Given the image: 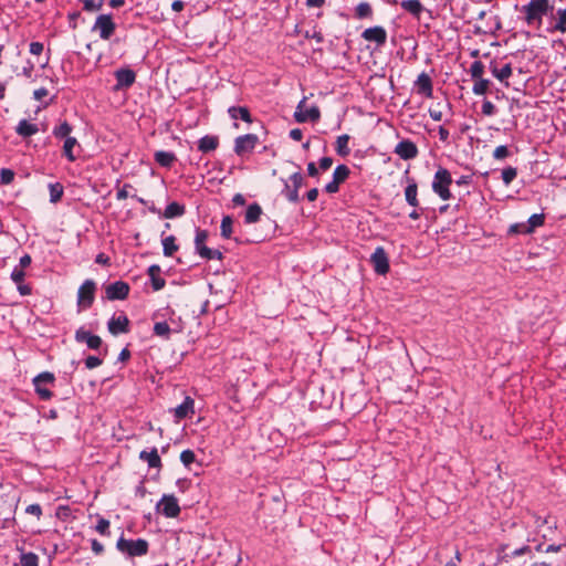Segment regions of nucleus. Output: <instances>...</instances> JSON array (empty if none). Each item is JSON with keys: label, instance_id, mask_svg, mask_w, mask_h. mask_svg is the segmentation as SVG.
<instances>
[{"label": "nucleus", "instance_id": "9", "mask_svg": "<svg viewBox=\"0 0 566 566\" xmlns=\"http://www.w3.org/2000/svg\"><path fill=\"white\" fill-rule=\"evenodd\" d=\"M259 143V137L255 134H245L239 136L234 140V151L238 156L250 154Z\"/></svg>", "mask_w": 566, "mask_h": 566}, {"label": "nucleus", "instance_id": "5", "mask_svg": "<svg viewBox=\"0 0 566 566\" xmlns=\"http://www.w3.org/2000/svg\"><path fill=\"white\" fill-rule=\"evenodd\" d=\"M155 510L158 514H161L167 518H176L181 512L178 500L172 494H164L160 501L156 504Z\"/></svg>", "mask_w": 566, "mask_h": 566}, {"label": "nucleus", "instance_id": "47", "mask_svg": "<svg viewBox=\"0 0 566 566\" xmlns=\"http://www.w3.org/2000/svg\"><path fill=\"white\" fill-rule=\"evenodd\" d=\"M517 176V170L514 167H506L502 170V180L505 186H509Z\"/></svg>", "mask_w": 566, "mask_h": 566}, {"label": "nucleus", "instance_id": "54", "mask_svg": "<svg viewBox=\"0 0 566 566\" xmlns=\"http://www.w3.org/2000/svg\"><path fill=\"white\" fill-rule=\"evenodd\" d=\"M25 273L23 269L15 266L11 272V280L15 283H22L24 280Z\"/></svg>", "mask_w": 566, "mask_h": 566}, {"label": "nucleus", "instance_id": "19", "mask_svg": "<svg viewBox=\"0 0 566 566\" xmlns=\"http://www.w3.org/2000/svg\"><path fill=\"white\" fill-rule=\"evenodd\" d=\"M361 36L364 40L376 42L378 45L385 44L387 40V33L382 27L368 28L361 33Z\"/></svg>", "mask_w": 566, "mask_h": 566}, {"label": "nucleus", "instance_id": "1", "mask_svg": "<svg viewBox=\"0 0 566 566\" xmlns=\"http://www.w3.org/2000/svg\"><path fill=\"white\" fill-rule=\"evenodd\" d=\"M553 4L549 0H530V2L522 8L524 20L528 25L541 27L543 17L553 12Z\"/></svg>", "mask_w": 566, "mask_h": 566}, {"label": "nucleus", "instance_id": "33", "mask_svg": "<svg viewBox=\"0 0 566 566\" xmlns=\"http://www.w3.org/2000/svg\"><path fill=\"white\" fill-rule=\"evenodd\" d=\"M184 213H185V206L174 201V202H170L166 207L165 212H164V217L166 219H172V218H176V217H181Z\"/></svg>", "mask_w": 566, "mask_h": 566}, {"label": "nucleus", "instance_id": "40", "mask_svg": "<svg viewBox=\"0 0 566 566\" xmlns=\"http://www.w3.org/2000/svg\"><path fill=\"white\" fill-rule=\"evenodd\" d=\"M49 191H50V201L52 203H56L61 200L63 196V186L60 182L50 184L49 185Z\"/></svg>", "mask_w": 566, "mask_h": 566}, {"label": "nucleus", "instance_id": "38", "mask_svg": "<svg viewBox=\"0 0 566 566\" xmlns=\"http://www.w3.org/2000/svg\"><path fill=\"white\" fill-rule=\"evenodd\" d=\"M554 31H558L560 33H566V8L558 9L556 11V21L553 27Z\"/></svg>", "mask_w": 566, "mask_h": 566}, {"label": "nucleus", "instance_id": "17", "mask_svg": "<svg viewBox=\"0 0 566 566\" xmlns=\"http://www.w3.org/2000/svg\"><path fill=\"white\" fill-rule=\"evenodd\" d=\"M75 339L78 343H85L91 349H98L102 345V339L99 336L91 334L83 327L75 332Z\"/></svg>", "mask_w": 566, "mask_h": 566}, {"label": "nucleus", "instance_id": "49", "mask_svg": "<svg viewBox=\"0 0 566 566\" xmlns=\"http://www.w3.org/2000/svg\"><path fill=\"white\" fill-rule=\"evenodd\" d=\"M180 461L186 468H189L191 463L196 461V454L192 450H184L180 454Z\"/></svg>", "mask_w": 566, "mask_h": 566}, {"label": "nucleus", "instance_id": "12", "mask_svg": "<svg viewBox=\"0 0 566 566\" xmlns=\"http://www.w3.org/2000/svg\"><path fill=\"white\" fill-rule=\"evenodd\" d=\"M370 262L377 274L385 275L389 271L388 255L382 247H377L370 255Z\"/></svg>", "mask_w": 566, "mask_h": 566}, {"label": "nucleus", "instance_id": "50", "mask_svg": "<svg viewBox=\"0 0 566 566\" xmlns=\"http://www.w3.org/2000/svg\"><path fill=\"white\" fill-rule=\"evenodd\" d=\"M510 234H528L530 229L526 227V222L514 223L509 229Z\"/></svg>", "mask_w": 566, "mask_h": 566}, {"label": "nucleus", "instance_id": "39", "mask_svg": "<svg viewBox=\"0 0 566 566\" xmlns=\"http://www.w3.org/2000/svg\"><path fill=\"white\" fill-rule=\"evenodd\" d=\"M171 331L172 328L168 322H157L154 325V334L166 339L169 338Z\"/></svg>", "mask_w": 566, "mask_h": 566}, {"label": "nucleus", "instance_id": "26", "mask_svg": "<svg viewBox=\"0 0 566 566\" xmlns=\"http://www.w3.org/2000/svg\"><path fill=\"white\" fill-rule=\"evenodd\" d=\"M148 274L151 280V285L154 291H159L164 289L166 281L160 276V268L159 265H151L148 269Z\"/></svg>", "mask_w": 566, "mask_h": 566}, {"label": "nucleus", "instance_id": "44", "mask_svg": "<svg viewBox=\"0 0 566 566\" xmlns=\"http://www.w3.org/2000/svg\"><path fill=\"white\" fill-rule=\"evenodd\" d=\"M490 81L485 78H475V83L472 87V92L475 95H483L489 90Z\"/></svg>", "mask_w": 566, "mask_h": 566}, {"label": "nucleus", "instance_id": "52", "mask_svg": "<svg viewBox=\"0 0 566 566\" xmlns=\"http://www.w3.org/2000/svg\"><path fill=\"white\" fill-rule=\"evenodd\" d=\"M14 179V172L11 169L2 168L0 171V181L2 185H9Z\"/></svg>", "mask_w": 566, "mask_h": 566}, {"label": "nucleus", "instance_id": "43", "mask_svg": "<svg viewBox=\"0 0 566 566\" xmlns=\"http://www.w3.org/2000/svg\"><path fill=\"white\" fill-rule=\"evenodd\" d=\"M544 214L543 213H534L526 221V227L530 229L531 233L538 227L544 223Z\"/></svg>", "mask_w": 566, "mask_h": 566}, {"label": "nucleus", "instance_id": "56", "mask_svg": "<svg viewBox=\"0 0 566 566\" xmlns=\"http://www.w3.org/2000/svg\"><path fill=\"white\" fill-rule=\"evenodd\" d=\"M91 548L96 556H101L105 552L104 545L96 538L91 539Z\"/></svg>", "mask_w": 566, "mask_h": 566}, {"label": "nucleus", "instance_id": "3", "mask_svg": "<svg viewBox=\"0 0 566 566\" xmlns=\"http://www.w3.org/2000/svg\"><path fill=\"white\" fill-rule=\"evenodd\" d=\"M452 184V177L448 169L439 167L436 171L432 180V190L442 200L451 199L452 195L450 186Z\"/></svg>", "mask_w": 566, "mask_h": 566}, {"label": "nucleus", "instance_id": "20", "mask_svg": "<svg viewBox=\"0 0 566 566\" xmlns=\"http://www.w3.org/2000/svg\"><path fill=\"white\" fill-rule=\"evenodd\" d=\"M129 321L126 315L113 316L107 324L108 331L113 335L128 332Z\"/></svg>", "mask_w": 566, "mask_h": 566}, {"label": "nucleus", "instance_id": "53", "mask_svg": "<svg viewBox=\"0 0 566 566\" xmlns=\"http://www.w3.org/2000/svg\"><path fill=\"white\" fill-rule=\"evenodd\" d=\"M531 553H532L531 546L523 545L522 547L512 551L510 554H506V557L515 558V557H520L522 555H526V554H531Z\"/></svg>", "mask_w": 566, "mask_h": 566}, {"label": "nucleus", "instance_id": "6", "mask_svg": "<svg viewBox=\"0 0 566 566\" xmlns=\"http://www.w3.org/2000/svg\"><path fill=\"white\" fill-rule=\"evenodd\" d=\"M55 377L50 371L39 374L33 378L34 390L43 400H49L52 397L50 387L54 385Z\"/></svg>", "mask_w": 566, "mask_h": 566}, {"label": "nucleus", "instance_id": "18", "mask_svg": "<svg viewBox=\"0 0 566 566\" xmlns=\"http://www.w3.org/2000/svg\"><path fill=\"white\" fill-rule=\"evenodd\" d=\"M303 104H304V101H302L298 104L297 109L294 113L295 120L298 122V123H305V122H308V120H311V122L318 120V118L321 116L318 107L312 106V107H310V108H307L305 111H302Z\"/></svg>", "mask_w": 566, "mask_h": 566}, {"label": "nucleus", "instance_id": "23", "mask_svg": "<svg viewBox=\"0 0 566 566\" xmlns=\"http://www.w3.org/2000/svg\"><path fill=\"white\" fill-rule=\"evenodd\" d=\"M139 459L146 461L149 468L160 469L163 465L157 448H153L150 451L142 450L139 453Z\"/></svg>", "mask_w": 566, "mask_h": 566}, {"label": "nucleus", "instance_id": "37", "mask_svg": "<svg viewBox=\"0 0 566 566\" xmlns=\"http://www.w3.org/2000/svg\"><path fill=\"white\" fill-rule=\"evenodd\" d=\"M94 530L102 536H111V522L107 518L97 515V523L94 526Z\"/></svg>", "mask_w": 566, "mask_h": 566}, {"label": "nucleus", "instance_id": "10", "mask_svg": "<svg viewBox=\"0 0 566 566\" xmlns=\"http://www.w3.org/2000/svg\"><path fill=\"white\" fill-rule=\"evenodd\" d=\"M303 181H304L303 176L301 175V172L297 171V172H294L290 177L291 184H289V182L285 184L283 195L290 202H293V203L298 202V200H300L298 189L303 186Z\"/></svg>", "mask_w": 566, "mask_h": 566}, {"label": "nucleus", "instance_id": "42", "mask_svg": "<svg viewBox=\"0 0 566 566\" xmlns=\"http://www.w3.org/2000/svg\"><path fill=\"white\" fill-rule=\"evenodd\" d=\"M71 132H72V126L67 122H63L53 129V135L56 138H65L66 139L67 137H70L69 135L71 134Z\"/></svg>", "mask_w": 566, "mask_h": 566}, {"label": "nucleus", "instance_id": "55", "mask_svg": "<svg viewBox=\"0 0 566 566\" xmlns=\"http://www.w3.org/2000/svg\"><path fill=\"white\" fill-rule=\"evenodd\" d=\"M25 513L34 515L38 520H40L42 516V507L38 503L30 504L25 507Z\"/></svg>", "mask_w": 566, "mask_h": 566}, {"label": "nucleus", "instance_id": "11", "mask_svg": "<svg viewBox=\"0 0 566 566\" xmlns=\"http://www.w3.org/2000/svg\"><path fill=\"white\" fill-rule=\"evenodd\" d=\"M258 431L260 432L261 437H268L270 446L266 448H279L286 443L285 433L282 432L277 427H258Z\"/></svg>", "mask_w": 566, "mask_h": 566}, {"label": "nucleus", "instance_id": "21", "mask_svg": "<svg viewBox=\"0 0 566 566\" xmlns=\"http://www.w3.org/2000/svg\"><path fill=\"white\" fill-rule=\"evenodd\" d=\"M415 87L418 94L426 97H432V81L428 74L421 73L415 82Z\"/></svg>", "mask_w": 566, "mask_h": 566}, {"label": "nucleus", "instance_id": "24", "mask_svg": "<svg viewBox=\"0 0 566 566\" xmlns=\"http://www.w3.org/2000/svg\"><path fill=\"white\" fill-rule=\"evenodd\" d=\"M401 8L413 15L415 18L419 19L421 13L424 10V7L419 0H402L400 2Z\"/></svg>", "mask_w": 566, "mask_h": 566}, {"label": "nucleus", "instance_id": "27", "mask_svg": "<svg viewBox=\"0 0 566 566\" xmlns=\"http://www.w3.org/2000/svg\"><path fill=\"white\" fill-rule=\"evenodd\" d=\"M15 132L22 137H30L35 135L39 132V128L35 124H32L27 119H21L15 128Z\"/></svg>", "mask_w": 566, "mask_h": 566}, {"label": "nucleus", "instance_id": "30", "mask_svg": "<svg viewBox=\"0 0 566 566\" xmlns=\"http://www.w3.org/2000/svg\"><path fill=\"white\" fill-rule=\"evenodd\" d=\"M491 72L495 78L500 82H504L512 75V65L511 63H506L501 69H497L496 65L492 63Z\"/></svg>", "mask_w": 566, "mask_h": 566}, {"label": "nucleus", "instance_id": "4", "mask_svg": "<svg viewBox=\"0 0 566 566\" xmlns=\"http://www.w3.org/2000/svg\"><path fill=\"white\" fill-rule=\"evenodd\" d=\"M209 233L207 230L197 229L195 237V250L205 260H221L222 253L219 250L210 249L206 245Z\"/></svg>", "mask_w": 566, "mask_h": 566}, {"label": "nucleus", "instance_id": "32", "mask_svg": "<svg viewBox=\"0 0 566 566\" xmlns=\"http://www.w3.org/2000/svg\"><path fill=\"white\" fill-rule=\"evenodd\" d=\"M155 160L163 167H170L176 160V156L171 151L159 150L155 153Z\"/></svg>", "mask_w": 566, "mask_h": 566}, {"label": "nucleus", "instance_id": "13", "mask_svg": "<svg viewBox=\"0 0 566 566\" xmlns=\"http://www.w3.org/2000/svg\"><path fill=\"white\" fill-rule=\"evenodd\" d=\"M350 174L346 165H338L333 172V180L325 186V191L335 193L339 189V185L344 182Z\"/></svg>", "mask_w": 566, "mask_h": 566}, {"label": "nucleus", "instance_id": "35", "mask_svg": "<svg viewBox=\"0 0 566 566\" xmlns=\"http://www.w3.org/2000/svg\"><path fill=\"white\" fill-rule=\"evenodd\" d=\"M77 146V140L75 137H67L64 140L63 145V154L64 156L70 160L74 161L76 159V156L73 154V149Z\"/></svg>", "mask_w": 566, "mask_h": 566}, {"label": "nucleus", "instance_id": "14", "mask_svg": "<svg viewBox=\"0 0 566 566\" xmlns=\"http://www.w3.org/2000/svg\"><path fill=\"white\" fill-rule=\"evenodd\" d=\"M394 153L403 160H410L418 156L419 150L413 142L403 139L396 145Z\"/></svg>", "mask_w": 566, "mask_h": 566}, {"label": "nucleus", "instance_id": "59", "mask_svg": "<svg viewBox=\"0 0 566 566\" xmlns=\"http://www.w3.org/2000/svg\"><path fill=\"white\" fill-rule=\"evenodd\" d=\"M176 485L180 492H186L191 485V480L187 478L178 479Z\"/></svg>", "mask_w": 566, "mask_h": 566}, {"label": "nucleus", "instance_id": "2", "mask_svg": "<svg viewBox=\"0 0 566 566\" xmlns=\"http://www.w3.org/2000/svg\"><path fill=\"white\" fill-rule=\"evenodd\" d=\"M116 549L128 558L142 557L148 554L149 543L144 538L127 539L122 534L116 542Z\"/></svg>", "mask_w": 566, "mask_h": 566}, {"label": "nucleus", "instance_id": "22", "mask_svg": "<svg viewBox=\"0 0 566 566\" xmlns=\"http://www.w3.org/2000/svg\"><path fill=\"white\" fill-rule=\"evenodd\" d=\"M193 399L186 397L184 402L174 409L175 421L179 422L193 413Z\"/></svg>", "mask_w": 566, "mask_h": 566}, {"label": "nucleus", "instance_id": "63", "mask_svg": "<svg viewBox=\"0 0 566 566\" xmlns=\"http://www.w3.org/2000/svg\"><path fill=\"white\" fill-rule=\"evenodd\" d=\"M429 115L436 122L441 120L442 116H443L442 112L440 109L436 108V107H430L429 108Z\"/></svg>", "mask_w": 566, "mask_h": 566}, {"label": "nucleus", "instance_id": "29", "mask_svg": "<svg viewBox=\"0 0 566 566\" xmlns=\"http://www.w3.org/2000/svg\"><path fill=\"white\" fill-rule=\"evenodd\" d=\"M228 114L232 119L241 118L247 123H252V117L247 107L243 106H231L228 109Z\"/></svg>", "mask_w": 566, "mask_h": 566}, {"label": "nucleus", "instance_id": "41", "mask_svg": "<svg viewBox=\"0 0 566 566\" xmlns=\"http://www.w3.org/2000/svg\"><path fill=\"white\" fill-rule=\"evenodd\" d=\"M20 566H39V557L33 552L21 553Z\"/></svg>", "mask_w": 566, "mask_h": 566}, {"label": "nucleus", "instance_id": "45", "mask_svg": "<svg viewBox=\"0 0 566 566\" xmlns=\"http://www.w3.org/2000/svg\"><path fill=\"white\" fill-rule=\"evenodd\" d=\"M232 224L233 220L231 217L226 216L221 220V235L226 239H229L232 234Z\"/></svg>", "mask_w": 566, "mask_h": 566}, {"label": "nucleus", "instance_id": "61", "mask_svg": "<svg viewBox=\"0 0 566 566\" xmlns=\"http://www.w3.org/2000/svg\"><path fill=\"white\" fill-rule=\"evenodd\" d=\"M147 493V489L145 486V480H142L138 485L135 488V495L139 497H145Z\"/></svg>", "mask_w": 566, "mask_h": 566}, {"label": "nucleus", "instance_id": "16", "mask_svg": "<svg viewBox=\"0 0 566 566\" xmlns=\"http://www.w3.org/2000/svg\"><path fill=\"white\" fill-rule=\"evenodd\" d=\"M116 85L115 90H124L130 87L136 80V74L133 70L125 67L115 72Z\"/></svg>", "mask_w": 566, "mask_h": 566}, {"label": "nucleus", "instance_id": "36", "mask_svg": "<svg viewBox=\"0 0 566 566\" xmlns=\"http://www.w3.org/2000/svg\"><path fill=\"white\" fill-rule=\"evenodd\" d=\"M163 251L166 256H171L178 250V245L176 244V238L174 235H168L163 239Z\"/></svg>", "mask_w": 566, "mask_h": 566}, {"label": "nucleus", "instance_id": "25", "mask_svg": "<svg viewBox=\"0 0 566 566\" xmlns=\"http://www.w3.org/2000/svg\"><path fill=\"white\" fill-rule=\"evenodd\" d=\"M418 186L415 180H410L405 189V198L408 205L417 208L419 206L418 200Z\"/></svg>", "mask_w": 566, "mask_h": 566}, {"label": "nucleus", "instance_id": "7", "mask_svg": "<svg viewBox=\"0 0 566 566\" xmlns=\"http://www.w3.org/2000/svg\"><path fill=\"white\" fill-rule=\"evenodd\" d=\"M96 284L93 280H86L77 291V305L82 310L92 306L95 297Z\"/></svg>", "mask_w": 566, "mask_h": 566}, {"label": "nucleus", "instance_id": "64", "mask_svg": "<svg viewBox=\"0 0 566 566\" xmlns=\"http://www.w3.org/2000/svg\"><path fill=\"white\" fill-rule=\"evenodd\" d=\"M48 95V90L44 87L38 88L33 92V97L36 101H41L43 97Z\"/></svg>", "mask_w": 566, "mask_h": 566}, {"label": "nucleus", "instance_id": "48", "mask_svg": "<svg viewBox=\"0 0 566 566\" xmlns=\"http://www.w3.org/2000/svg\"><path fill=\"white\" fill-rule=\"evenodd\" d=\"M484 73V65L481 61H475L472 63L470 67V74L472 78H482V75Z\"/></svg>", "mask_w": 566, "mask_h": 566}, {"label": "nucleus", "instance_id": "60", "mask_svg": "<svg viewBox=\"0 0 566 566\" xmlns=\"http://www.w3.org/2000/svg\"><path fill=\"white\" fill-rule=\"evenodd\" d=\"M43 51V44L41 42H31L30 43V53L33 55H39Z\"/></svg>", "mask_w": 566, "mask_h": 566}, {"label": "nucleus", "instance_id": "51", "mask_svg": "<svg viewBox=\"0 0 566 566\" xmlns=\"http://www.w3.org/2000/svg\"><path fill=\"white\" fill-rule=\"evenodd\" d=\"M511 155L509 147L505 145L497 146L493 151V158L495 160H503Z\"/></svg>", "mask_w": 566, "mask_h": 566}, {"label": "nucleus", "instance_id": "34", "mask_svg": "<svg viewBox=\"0 0 566 566\" xmlns=\"http://www.w3.org/2000/svg\"><path fill=\"white\" fill-rule=\"evenodd\" d=\"M261 214V207L258 203H252L245 211L244 220L247 223H254L260 219Z\"/></svg>", "mask_w": 566, "mask_h": 566}, {"label": "nucleus", "instance_id": "58", "mask_svg": "<svg viewBox=\"0 0 566 566\" xmlns=\"http://www.w3.org/2000/svg\"><path fill=\"white\" fill-rule=\"evenodd\" d=\"M103 360L96 356H88L85 359V366L87 369H93L102 365Z\"/></svg>", "mask_w": 566, "mask_h": 566}, {"label": "nucleus", "instance_id": "31", "mask_svg": "<svg viewBox=\"0 0 566 566\" xmlns=\"http://www.w3.org/2000/svg\"><path fill=\"white\" fill-rule=\"evenodd\" d=\"M349 135L344 134L337 137L335 150L340 157H347L350 154V148L348 147Z\"/></svg>", "mask_w": 566, "mask_h": 566}, {"label": "nucleus", "instance_id": "62", "mask_svg": "<svg viewBox=\"0 0 566 566\" xmlns=\"http://www.w3.org/2000/svg\"><path fill=\"white\" fill-rule=\"evenodd\" d=\"M332 165H333V159L331 157H323L319 160V168L323 171L328 170L332 167Z\"/></svg>", "mask_w": 566, "mask_h": 566}, {"label": "nucleus", "instance_id": "15", "mask_svg": "<svg viewBox=\"0 0 566 566\" xmlns=\"http://www.w3.org/2000/svg\"><path fill=\"white\" fill-rule=\"evenodd\" d=\"M105 293L108 300H125L129 293V285L123 281H116L106 286Z\"/></svg>", "mask_w": 566, "mask_h": 566}, {"label": "nucleus", "instance_id": "46", "mask_svg": "<svg viewBox=\"0 0 566 566\" xmlns=\"http://www.w3.org/2000/svg\"><path fill=\"white\" fill-rule=\"evenodd\" d=\"M373 13L371 7L368 2H360L356 7V17L359 19L368 18Z\"/></svg>", "mask_w": 566, "mask_h": 566}, {"label": "nucleus", "instance_id": "28", "mask_svg": "<svg viewBox=\"0 0 566 566\" xmlns=\"http://www.w3.org/2000/svg\"><path fill=\"white\" fill-rule=\"evenodd\" d=\"M219 145V139L216 136L206 135L198 142V149L202 153L214 150Z\"/></svg>", "mask_w": 566, "mask_h": 566}, {"label": "nucleus", "instance_id": "8", "mask_svg": "<svg viewBox=\"0 0 566 566\" xmlns=\"http://www.w3.org/2000/svg\"><path fill=\"white\" fill-rule=\"evenodd\" d=\"M116 29L111 14H101L96 18L92 31L98 32L99 38L108 40Z\"/></svg>", "mask_w": 566, "mask_h": 566}, {"label": "nucleus", "instance_id": "57", "mask_svg": "<svg viewBox=\"0 0 566 566\" xmlns=\"http://www.w3.org/2000/svg\"><path fill=\"white\" fill-rule=\"evenodd\" d=\"M496 112L495 105L491 102L485 99L482 104V113L486 116H492Z\"/></svg>", "mask_w": 566, "mask_h": 566}]
</instances>
